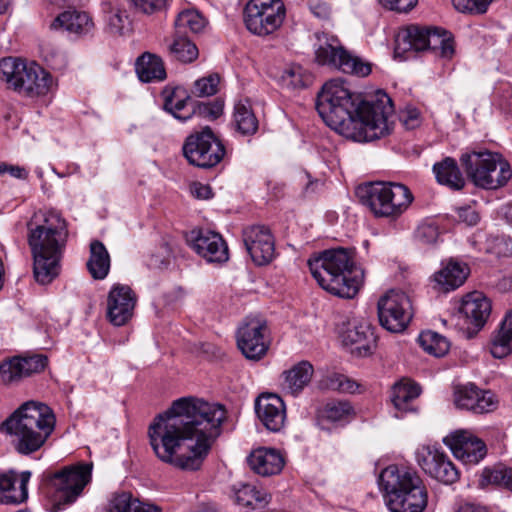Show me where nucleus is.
Returning a JSON list of instances; mask_svg holds the SVG:
<instances>
[{"label":"nucleus","mask_w":512,"mask_h":512,"mask_svg":"<svg viewBox=\"0 0 512 512\" xmlns=\"http://www.w3.org/2000/svg\"><path fill=\"white\" fill-rule=\"evenodd\" d=\"M452 3L461 13L480 15L487 11L490 0H452Z\"/></svg>","instance_id":"nucleus-49"},{"label":"nucleus","mask_w":512,"mask_h":512,"mask_svg":"<svg viewBox=\"0 0 512 512\" xmlns=\"http://www.w3.org/2000/svg\"><path fill=\"white\" fill-rule=\"evenodd\" d=\"M492 304L483 293L474 291L461 302L459 315L467 325V337L473 338L485 326L491 315Z\"/></svg>","instance_id":"nucleus-19"},{"label":"nucleus","mask_w":512,"mask_h":512,"mask_svg":"<svg viewBox=\"0 0 512 512\" xmlns=\"http://www.w3.org/2000/svg\"><path fill=\"white\" fill-rule=\"evenodd\" d=\"M315 61L319 65H326L358 77H366L372 71L369 62L352 55L336 37L326 34L318 36V43L315 45Z\"/></svg>","instance_id":"nucleus-10"},{"label":"nucleus","mask_w":512,"mask_h":512,"mask_svg":"<svg viewBox=\"0 0 512 512\" xmlns=\"http://www.w3.org/2000/svg\"><path fill=\"white\" fill-rule=\"evenodd\" d=\"M134 497L131 493L116 494L110 501L109 512H132Z\"/></svg>","instance_id":"nucleus-53"},{"label":"nucleus","mask_w":512,"mask_h":512,"mask_svg":"<svg viewBox=\"0 0 512 512\" xmlns=\"http://www.w3.org/2000/svg\"><path fill=\"white\" fill-rule=\"evenodd\" d=\"M331 387L342 393H355L360 385L343 374H335L330 379Z\"/></svg>","instance_id":"nucleus-54"},{"label":"nucleus","mask_w":512,"mask_h":512,"mask_svg":"<svg viewBox=\"0 0 512 512\" xmlns=\"http://www.w3.org/2000/svg\"><path fill=\"white\" fill-rule=\"evenodd\" d=\"M31 477L30 471L20 473L19 487H15L17 474L14 471L0 474V503L6 505H17L28 498L27 485Z\"/></svg>","instance_id":"nucleus-26"},{"label":"nucleus","mask_w":512,"mask_h":512,"mask_svg":"<svg viewBox=\"0 0 512 512\" xmlns=\"http://www.w3.org/2000/svg\"><path fill=\"white\" fill-rule=\"evenodd\" d=\"M52 29H64L69 33L83 36L92 32L94 23L88 13L69 9L60 13L51 23Z\"/></svg>","instance_id":"nucleus-30"},{"label":"nucleus","mask_w":512,"mask_h":512,"mask_svg":"<svg viewBox=\"0 0 512 512\" xmlns=\"http://www.w3.org/2000/svg\"><path fill=\"white\" fill-rule=\"evenodd\" d=\"M193 193L198 199L206 200L212 197V190L210 186L201 183H196L194 185Z\"/></svg>","instance_id":"nucleus-60"},{"label":"nucleus","mask_w":512,"mask_h":512,"mask_svg":"<svg viewBox=\"0 0 512 512\" xmlns=\"http://www.w3.org/2000/svg\"><path fill=\"white\" fill-rule=\"evenodd\" d=\"M490 352L494 358H504L512 352V309L506 313L490 341Z\"/></svg>","instance_id":"nucleus-34"},{"label":"nucleus","mask_w":512,"mask_h":512,"mask_svg":"<svg viewBox=\"0 0 512 512\" xmlns=\"http://www.w3.org/2000/svg\"><path fill=\"white\" fill-rule=\"evenodd\" d=\"M0 80L29 97L45 95L52 86V76L35 62L12 57L0 60Z\"/></svg>","instance_id":"nucleus-7"},{"label":"nucleus","mask_w":512,"mask_h":512,"mask_svg":"<svg viewBox=\"0 0 512 512\" xmlns=\"http://www.w3.org/2000/svg\"><path fill=\"white\" fill-rule=\"evenodd\" d=\"M135 8L144 14H154L163 11L168 0H131Z\"/></svg>","instance_id":"nucleus-55"},{"label":"nucleus","mask_w":512,"mask_h":512,"mask_svg":"<svg viewBox=\"0 0 512 512\" xmlns=\"http://www.w3.org/2000/svg\"><path fill=\"white\" fill-rule=\"evenodd\" d=\"M342 342L352 354L366 357L376 348L374 328L368 323H353L341 335Z\"/></svg>","instance_id":"nucleus-25"},{"label":"nucleus","mask_w":512,"mask_h":512,"mask_svg":"<svg viewBox=\"0 0 512 512\" xmlns=\"http://www.w3.org/2000/svg\"><path fill=\"white\" fill-rule=\"evenodd\" d=\"M454 403L458 409L484 414L494 411L498 402L491 391L468 383L455 388Z\"/></svg>","instance_id":"nucleus-21"},{"label":"nucleus","mask_w":512,"mask_h":512,"mask_svg":"<svg viewBox=\"0 0 512 512\" xmlns=\"http://www.w3.org/2000/svg\"><path fill=\"white\" fill-rule=\"evenodd\" d=\"M9 5V0H0V14L4 13Z\"/></svg>","instance_id":"nucleus-64"},{"label":"nucleus","mask_w":512,"mask_h":512,"mask_svg":"<svg viewBox=\"0 0 512 512\" xmlns=\"http://www.w3.org/2000/svg\"><path fill=\"white\" fill-rule=\"evenodd\" d=\"M380 325L389 332H403L413 317L412 303L402 291L390 290L377 303Z\"/></svg>","instance_id":"nucleus-14"},{"label":"nucleus","mask_w":512,"mask_h":512,"mask_svg":"<svg viewBox=\"0 0 512 512\" xmlns=\"http://www.w3.org/2000/svg\"><path fill=\"white\" fill-rule=\"evenodd\" d=\"M135 70L140 81L150 83L166 79L164 62L156 54L144 52L135 62Z\"/></svg>","instance_id":"nucleus-32"},{"label":"nucleus","mask_w":512,"mask_h":512,"mask_svg":"<svg viewBox=\"0 0 512 512\" xmlns=\"http://www.w3.org/2000/svg\"><path fill=\"white\" fill-rule=\"evenodd\" d=\"M233 119L236 130L242 135H253L258 130V119L248 99L239 100L235 103Z\"/></svg>","instance_id":"nucleus-38"},{"label":"nucleus","mask_w":512,"mask_h":512,"mask_svg":"<svg viewBox=\"0 0 512 512\" xmlns=\"http://www.w3.org/2000/svg\"><path fill=\"white\" fill-rule=\"evenodd\" d=\"M169 56L181 63H191L198 57L197 46L189 37L174 34L173 41L168 47Z\"/></svg>","instance_id":"nucleus-41"},{"label":"nucleus","mask_w":512,"mask_h":512,"mask_svg":"<svg viewBox=\"0 0 512 512\" xmlns=\"http://www.w3.org/2000/svg\"><path fill=\"white\" fill-rule=\"evenodd\" d=\"M206 26L205 18L195 9H186L181 11L174 23L176 35L189 37L188 33L197 34Z\"/></svg>","instance_id":"nucleus-40"},{"label":"nucleus","mask_w":512,"mask_h":512,"mask_svg":"<svg viewBox=\"0 0 512 512\" xmlns=\"http://www.w3.org/2000/svg\"><path fill=\"white\" fill-rule=\"evenodd\" d=\"M427 49L440 50V55L449 58L454 47L446 31L439 28L428 29L418 25H409L399 30L395 36L396 57L406 58L408 52H420Z\"/></svg>","instance_id":"nucleus-9"},{"label":"nucleus","mask_w":512,"mask_h":512,"mask_svg":"<svg viewBox=\"0 0 512 512\" xmlns=\"http://www.w3.org/2000/svg\"><path fill=\"white\" fill-rule=\"evenodd\" d=\"M194 100L190 96L184 95V91L180 88L173 89L169 94L165 95L163 108L171 113L174 118L180 121H187L193 116L192 105Z\"/></svg>","instance_id":"nucleus-37"},{"label":"nucleus","mask_w":512,"mask_h":512,"mask_svg":"<svg viewBox=\"0 0 512 512\" xmlns=\"http://www.w3.org/2000/svg\"><path fill=\"white\" fill-rule=\"evenodd\" d=\"M243 243L252 261L267 265L275 257V240L270 229L264 225H252L243 230Z\"/></svg>","instance_id":"nucleus-18"},{"label":"nucleus","mask_w":512,"mask_h":512,"mask_svg":"<svg viewBox=\"0 0 512 512\" xmlns=\"http://www.w3.org/2000/svg\"><path fill=\"white\" fill-rule=\"evenodd\" d=\"M182 152L190 165L201 169H210L221 162L226 150L222 141L209 126H206L185 139Z\"/></svg>","instance_id":"nucleus-12"},{"label":"nucleus","mask_w":512,"mask_h":512,"mask_svg":"<svg viewBox=\"0 0 512 512\" xmlns=\"http://www.w3.org/2000/svg\"><path fill=\"white\" fill-rule=\"evenodd\" d=\"M460 161L467 177L480 188L497 189L512 176L509 163L498 153L473 151L463 154Z\"/></svg>","instance_id":"nucleus-8"},{"label":"nucleus","mask_w":512,"mask_h":512,"mask_svg":"<svg viewBox=\"0 0 512 512\" xmlns=\"http://www.w3.org/2000/svg\"><path fill=\"white\" fill-rule=\"evenodd\" d=\"M219 78L210 75L197 80L194 84V92L198 97L214 95L217 92Z\"/></svg>","instance_id":"nucleus-52"},{"label":"nucleus","mask_w":512,"mask_h":512,"mask_svg":"<svg viewBox=\"0 0 512 512\" xmlns=\"http://www.w3.org/2000/svg\"><path fill=\"white\" fill-rule=\"evenodd\" d=\"M455 512H488L487 509L479 504L464 502L459 504Z\"/></svg>","instance_id":"nucleus-62"},{"label":"nucleus","mask_w":512,"mask_h":512,"mask_svg":"<svg viewBox=\"0 0 512 512\" xmlns=\"http://www.w3.org/2000/svg\"><path fill=\"white\" fill-rule=\"evenodd\" d=\"M246 28L258 36H267L278 30L286 16L282 0H249L243 11Z\"/></svg>","instance_id":"nucleus-13"},{"label":"nucleus","mask_w":512,"mask_h":512,"mask_svg":"<svg viewBox=\"0 0 512 512\" xmlns=\"http://www.w3.org/2000/svg\"><path fill=\"white\" fill-rule=\"evenodd\" d=\"M89 464H78L63 468L47 477V484L53 491L52 512H58L63 505L73 503L91 478Z\"/></svg>","instance_id":"nucleus-11"},{"label":"nucleus","mask_w":512,"mask_h":512,"mask_svg":"<svg viewBox=\"0 0 512 512\" xmlns=\"http://www.w3.org/2000/svg\"><path fill=\"white\" fill-rule=\"evenodd\" d=\"M226 418L223 406L182 397L158 414L148 427L150 446L163 463L181 470H198Z\"/></svg>","instance_id":"nucleus-1"},{"label":"nucleus","mask_w":512,"mask_h":512,"mask_svg":"<svg viewBox=\"0 0 512 512\" xmlns=\"http://www.w3.org/2000/svg\"><path fill=\"white\" fill-rule=\"evenodd\" d=\"M268 326L259 318H246L237 330V346L245 358L253 361L262 359L268 349L266 339Z\"/></svg>","instance_id":"nucleus-15"},{"label":"nucleus","mask_w":512,"mask_h":512,"mask_svg":"<svg viewBox=\"0 0 512 512\" xmlns=\"http://www.w3.org/2000/svg\"><path fill=\"white\" fill-rule=\"evenodd\" d=\"M55 415L46 404L28 401L22 404L0 426L11 436L15 450L21 455L38 451L55 428Z\"/></svg>","instance_id":"nucleus-5"},{"label":"nucleus","mask_w":512,"mask_h":512,"mask_svg":"<svg viewBox=\"0 0 512 512\" xmlns=\"http://www.w3.org/2000/svg\"><path fill=\"white\" fill-rule=\"evenodd\" d=\"M239 505L252 509L260 508L269 503L271 496L250 484H243L235 493Z\"/></svg>","instance_id":"nucleus-42"},{"label":"nucleus","mask_w":512,"mask_h":512,"mask_svg":"<svg viewBox=\"0 0 512 512\" xmlns=\"http://www.w3.org/2000/svg\"><path fill=\"white\" fill-rule=\"evenodd\" d=\"M48 358L44 355L13 357L0 364V379L5 384L18 382L34 373L45 369Z\"/></svg>","instance_id":"nucleus-23"},{"label":"nucleus","mask_w":512,"mask_h":512,"mask_svg":"<svg viewBox=\"0 0 512 512\" xmlns=\"http://www.w3.org/2000/svg\"><path fill=\"white\" fill-rule=\"evenodd\" d=\"M319 286L340 298H353L363 283L364 272L354 261L353 251L338 247L320 252L308 260Z\"/></svg>","instance_id":"nucleus-4"},{"label":"nucleus","mask_w":512,"mask_h":512,"mask_svg":"<svg viewBox=\"0 0 512 512\" xmlns=\"http://www.w3.org/2000/svg\"><path fill=\"white\" fill-rule=\"evenodd\" d=\"M421 393V388L413 382L396 383L391 392V402L396 410L400 412L412 411L411 402Z\"/></svg>","instance_id":"nucleus-39"},{"label":"nucleus","mask_w":512,"mask_h":512,"mask_svg":"<svg viewBox=\"0 0 512 512\" xmlns=\"http://www.w3.org/2000/svg\"><path fill=\"white\" fill-rule=\"evenodd\" d=\"M417 461L427 475L443 484H453L459 479L458 469L443 451L423 447L417 452Z\"/></svg>","instance_id":"nucleus-17"},{"label":"nucleus","mask_w":512,"mask_h":512,"mask_svg":"<svg viewBox=\"0 0 512 512\" xmlns=\"http://www.w3.org/2000/svg\"><path fill=\"white\" fill-rule=\"evenodd\" d=\"M378 485L390 512H422L427 506V490L416 473L390 465L381 471Z\"/></svg>","instance_id":"nucleus-6"},{"label":"nucleus","mask_w":512,"mask_h":512,"mask_svg":"<svg viewBox=\"0 0 512 512\" xmlns=\"http://www.w3.org/2000/svg\"><path fill=\"white\" fill-rule=\"evenodd\" d=\"M132 510V512H161L160 507L142 502L137 498H134V505Z\"/></svg>","instance_id":"nucleus-59"},{"label":"nucleus","mask_w":512,"mask_h":512,"mask_svg":"<svg viewBox=\"0 0 512 512\" xmlns=\"http://www.w3.org/2000/svg\"><path fill=\"white\" fill-rule=\"evenodd\" d=\"M224 104L221 100H214L212 102H199L194 101L192 105L193 115H197L202 118L215 120L220 117L223 113Z\"/></svg>","instance_id":"nucleus-46"},{"label":"nucleus","mask_w":512,"mask_h":512,"mask_svg":"<svg viewBox=\"0 0 512 512\" xmlns=\"http://www.w3.org/2000/svg\"><path fill=\"white\" fill-rule=\"evenodd\" d=\"M137 295L130 286L114 284L107 296V319L114 326H124L134 314Z\"/></svg>","instance_id":"nucleus-20"},{"label":"nucleus","mask_w":512,"mask_h":512,"mask_svg":"<svg viewBox=\"0 0 512 512\" xmlns=\"http://www.w3.org/2000/svg\"><path fill=\"white\" fill-rule=\"evenodd\" d=\"M442 265V268L434 274V281L444 292L460 287L470 273L466 263L450 260Z\"/></svg>","instance_id":"nucleus-31"},{"label":"nucleus","mask_w":512,"mask_h":512,"mask_svg":"<svg viewBox=\"0 0 512 512\" xmlns=\"http://www.w3.org/2000/svg\"><path fill=\"white\" fill-rule=\"evenodd\" d=\"M356 196L376 218H385L386 182L375 181L359 185Z\"/></svg>","instance_id":"nucleus-28"},{"label":"nucleus","mask_w":512,"mask_h":512,"mask_svg":"<svg viewBox=\"0 0 512 512\" xmlns=\"http://www.w3.org/2000/svg\"><path fill=\"white\" fill-rule=\"evenodd\" d=\"M5 173H9L12 177L17 179L25 180L28 178V172L24 167L10 165L3 162L0 163V176Z\"/></svg>","instance_id":"nucleus-58"},{"label":"nucleus","mask_w":512,"mask_h":512,"mask_svg":"<svg viewBox=\"0 0 512 512\" xmlns=\"http://www.w3.org/2000/svg\"><path fill=\"white\" fill-rule=\"evenodd\" d=\"M313 372V366L308 361L297 363L291 369L282 373L284 378L282 382L283 389L294 396L299 394L311 381Z\"/></svg>","instance_id":"nucleus-33"},{"label":"nucleus","mask_w":512,"mask_h":512,"mask_svg":"<svg viewBox=\"0 0 512 512\" xmlns=\"http://www.w3.org/2000/svg\"><path fill=\"white\" fill-rule=\"evenodd\" d=\"M318 415L331 422L346 421L354 415V409L348 401L332 400L319 410Z\"/></svg>","instance_id":"nucleus-43"},{"label":"nucleus","mask_w":512,"mask_h":512,"mask_svg":"<svg viewBox=\"0 0 512 512\" xmlns=\"http://www.w3.org/2000/svg\"><path fill=\"white\" fill-rule=\"evenodd\" d=\"M255 411L262 424L272 432L280 431L286 420V407L276 394H262L255 401Z\"/></svg>","instance_id":"nucleus-24"},{"label":"nucleus","mask_w":512,"mask_h":512,"mask_svg":"<svg viewBox=\"0 0 512 512\" xmlns=\"http://www.w3.org/2000/svg\"><path fill=\"white\" fill-rule=\"evenodd\" d=\"M413 200L414 196L406 185L386 182L385 218L397 220L408 210Z\"/></svg>","instance_id":"nucleus-27"},{"label":"nucleus","mask_w":512,"mask_h":512,"mask_svg":"<svg viewBox=\"0 0 512 512\" xmlns=\"http://www.w3.org/2000/svg\"><path fill=\"white\" fill-rule=\"evenodd\" d=\"M458 217L461 222L468 226H475L480 220L478 212L470 206L459 208Z\"/></svg>","instance_id":"nucleus-57"},{"label":"nucleus","mask_w":512,"mask_h":512,"mask_svg":"<svg viewBox=\"0 0 512 512\" xmlns=\"http://www.w3.org/2000/svg\"><path fill=\"white\" fill-rule=\"evenodd\" d=\"M439 237V230L435 224L423 223L415 231L416 240L424 245L434 244Z\"/></svg>","instance_id":"nucleus-51"},{"label":"nucleus","mask_w":512,"mask_h":512,"mask_svg":"<svg viewBox=\"0 0 512 512\" xmlns=\"http://www.w3.org/2000/svg\"><path fill=\"white\" fill-rule=\"evenodd\" d=\"M418 342L424 351L436 357L444 356L450 347L444 336L430 330L422 332L419 335Z\"/></svg>","instance_id":"nucleus-44"},{"label":"nucleus","mask_w":512,"mask_h":512,"mask_svg":"<svg viewBox=\"0 0 512 512\" xmlns=\"http://www.w3.org/2000/svg\"><path fill=\"white\" fill-rule=\"evenodd\" d=\"M27 228L34 278L41 285L50 284L60 272L68 239L67 222L59 212L50 210L44 214L41 223L30 221Z\"/></svg>","instance_id":"nucleus-3"},{"label":"nucleus","mask_w":512,"mask_h":512,"mask_svg":"<svg viewBox=\"0 0 512 512\" xmlns=\"http://www.w3.org/2000/svg\"><path fill=\"white\" fill-rule=\"evenodd\" d=\"M380 3L390 10L403 13L408 12L417 4V0H379Z\"/></svg>","instance_id":"nucleus-56"},{"label":"nucleus","mask_w":512,"mask_h":512,"mask_svg":"<svg viewBox=\"0 0 512 512\" xmlns=\"http://www.w3.org/2000/svg\"><path fill=\"white\" fill-rule=\"evenodd\" d=\"M311 11L319 18H327L329 16V8L326 4H316L311 6Z\"/></svg>","instance_id":"nucleus-63"},{"label":"nucleus","mask_w":512,"mask_h":512,"mask_svg":"<svg viewBox=\"0 0 512 512\" xmlns=\"http://www.w3.org/2000/svg\"><path fill=\"white\" fill-rule=\"evenodd\" d=\"M282 81L288 88L299 89L308 86L310 76L305 74L300 66H294L285 70L282 75Z\"/></svg>","instance_id":"nucleus-47"},{"label":"nucleus","mask_w":512,"mask_h":512,"mask_svg":"<svg viewBox=\"0 0 512 512\" xmlns=\"http://www.w3.org/2000/svg\"><path fill=\"white\" fill-rule=\"evenodd\" d=\"M110 255L105 245L99 240L90 243V257L86 263L93 279L103 280L110 270Z\"/></svg>","instance_id":"nucleus-36"},{"label":"nucleus","mask_w":512,"mask_h":512,"mask_svg":"<svg viewBox=\"0 0 512 512\" xmlns=\"http://www.w3.org/2000/svg\"><path fill=\"white\" fill-rule=\"evenodd\" d=\"M419 119V111L415 108L408 109L406 113L402 116V121L404 125L409 128H413L415 126L414 122H417Z\"/></svg>","instance_id":"nucleus-61"},{"label":"nucleus","mask_w":512,"mask_h":512,"mask_svg":"<svg viewBox=\"0 0 512 512\" xmlns=\"http://www.w3.org/2000/svg\"><path fill=\"white\" fill-rule=\"evenodd\" d=\"M483 481L502 486L512 491V468L496 467L485 469L482 474Z\"/></svg>","instance_id":"nucleus-45"},{"label":"nucleus","mask_w":512,"mask_h":512,"mask_svg":"<svg viewBox=\"0 0 512 512\" xmlns=\"http://www.w3.org/2000/svg\"><path fill=\"white\" fill-rule=\"evenodd\" d=\"M249 467L257 474L267 477L278 474L284 467L282 455L275 449L259 448L247 458Z\"/></svg>","instance_id":"nucleus-29"},{"label":"nucleus","mask_w":512,"mask_h":512,"mask_svg":"<svg viewBox=\"0 0 512 512\" xmlns=\"http://www.w3.org/2000/svg\"><path fill=\"white\" fill-rule=\"evenodd\" d=\"M127 23L128 17L123 11L111 10L106 16V31L113 36L123 35Z\"/></svg>","instance_id":"nucleus-48"},{"label":"nucleus","mask_w":512,"mask_h":512,"mask_svg":"<svg viewBox=\"0 0 512 512\" xmlns=\"http://www.w3.org/2000/svg\"><path fill=\"white\" fill-rule=\"evenodd\" d=\"M444 443L465 464H477L487 453L485 443L466 430L452 432L444 438Z\"/></svg>","instance_id":"nucleus-22"},{"label":"nucleus","mask_w":512,"mask_h":512,"mask_svg":"<svg viewBox=\"0 0 512 512\" xmlns=\"http://www.w3.org/2000/svg\"><path fill=\"white\" fill-rule=\"evenodd\" d=\"M486 250L497 257H510L512 256V240L505 236L491 237Z\"/></svg>","instance_id":"nucleus-50"},{"label":"nucleus","mask_w":512,"mask_h":512,"mask_svg":"<svg viewBox=\"0 0 512 512\" xmlns=\"http://www.w3.org/2000/svg\"><path fill=\"white\" fill-rule=\"evenodd\" d=\"M188 245L209 263L222 264L229 259L227 243L221 234L207 229H193L186 234Z\"/></svg>","instance_id":"nucleus-16"},{"label":"nucleus","mask_w":512,"mask_h":512,"mask_svg":"<svg viewBox=\"0 0 512 512\" xmlns=\"http://www.w3.org/2000/svg\"><path fill=\"white\" fill-rule=\"evenodd\" d=\"M316 109L338 133L357 142H369L388 133L393 104L384 91H378L375 99L368 101L351 92L341 80H330L317 95Z\"/></svg>","instance_id":"nucleus-2"},{"label":"nucleus","mask_w":512,"mask_h":512,"mask_svg":"<svg viewBox=\"0 0 512 512\" xmlns=\"http://www.w3.org/2000/svg\"><path fill=\"white\" fill-rule=\"evenodd\" d=\"M433 172L439 184L452 190H461L465 186V179L454 158L446 157L433 165Z\"/></svg>","instance_id":"nucleus-35"}]
</instances>
